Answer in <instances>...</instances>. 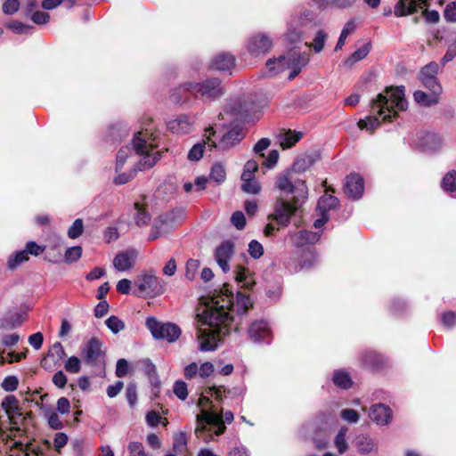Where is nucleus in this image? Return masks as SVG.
<instances>
[{"mask_svg":"<svg viewBox=\"0 0 456 456\" xmlns=\"http://www.w3.org/2000/svg\"><path fill=\"white\" fill-rule=\"evenodd\" d=\"M38 453V450L30 449L28 445H24L20 442H16L14 443L13 447L11 448L10 456H31V454L37 455Z\"/></svg>","mask_w":456,"mask_h":456,"instance_id":"obj_40","label":"nucleus"},{"mask_svg":"<svg viewBox=\"0 0 456 456\" xmlns=\"http://www.w3.org/2000/svg\"><path fill=\"white\" fill-rule=\"evenodd\" d=\"M226 172L224 166L220 163L213 165L210 172V178L217 183H221L225 180Z\"/></svg>","mask_w":456,"mask_h":456,"instance_id":"obj_45","label":"nucleus"},{"mask_svg":"<svg viewBox=\"0 0 456 456\" xmlns=\"http://www.w3.org/2000/svg\"><path fill=\"white\" fill-rule=\"evenodd\" d=\"M137 256V251L133 248L120 251L113 259V266L118 272L128 271L134 265Z\"/></svg>","mask_w":456,"mask_h":456,"instance_id":"obj_18","label":"nucleus"},{"mask_svg":"<svg viewBox=\"0 0 456 456\" xmlns=\"http://www.w3.org/2000/svg\"><path fill=\"white\" fill-rule=\"evenodd\" d=\"M23 322V317L20 314H15L13 315H11L9 317L4 318L2 321L1 327L4 329H13L20 325H21Z\"/></svg>","mask_w":456,"mask_h":456,"instance_id":"obj_47","label":"nucleus"},{"mask_svg":"<svg viewBox=\"0 0 456 456\" xmlns=\"http://www.w3.org/2000/svg\"><path fill=\"white\" fill-rule=\"evenodd\" d=\"M183 90L196 97L215 100L224 94V87L218 78L206 79L200 83L187 82L183 85Z\"/></svg>","mask_w":456,"mask_h":456,"instance_id":"obj_6","label":"nucleus"},{"mask_svg":"<svg viewBox=\"0 0 456 456\" xmlns=\"http://www.w3.org/2000/svg\"><path fill=\"white\" fill-rule=\"evenodd\" d=\"M442 144V138L435 133H427L420 139V147L426 151H436Z\"/></svg>","mask_w":456,"mask_h":456,"instance_id":"obj_27","label":"nucleus"},{"mask_svg":"<svg viewBox=\"0 0 456 456\" xmlns=\"http://www.w3.org/2000/svg\"><path fill=\"white\" fill-rule=\"evenodd\" d=\"M371 44L370 42L365 43L362 47L354 51L348 59L345 61V65L352 67L356 62L363 60L370 52Z\"/></svg>","mask_w":456,"mask_h":456,"instance_id":"obj_33","label":"nucleus"},{"mask_svg":"<svg viewBox=\"0 0 456 456\" xmlns=\"http://www.w3.org/2000/svg\"><path fill=\"white\" fill-rule=\"evenodd\" d=\"M428 7L420 8L424 19L429 23H437L440 20L439 12L436 10L429 11Z\"/></svg>","mask_w":456,"mask_h":456,"instance_id":"obj_63","label":"nucleus"},{"mask_svg":"<svg viewBox=\"0 0 456 456\" xmlns=\"http://www.w3.org/2000/svg\"><path fill=\"white\" fill-rule=\"evenodd\" d=\"M234 254V244L231 240L223 241L215 250V259L224 273L230 271L229 262Z\"/></svg>","mask_w":456,"mask_h":456,"instance_id":"obj_16","label":"nucleus"},{"mask_svg":"<svg viewBox=\"0 0 456 456\" xmlns=\"http://www.w3.org/2000/svg\"><path fill=\"white\" fill-rule=\"evenodd\" d=\"M302 137L303 134L301 132L288 130L278 135V141L283 149H289L299 142Z\"/></svg>","mask_w":456,"mask_h":456,"instance_id":"obj_29","label":"nucleus"},{"mask_svg":"<svg viewBox=\"0 0 456 456\" xmlns=\"http://www.w3.org/2000/svg\"><path fill=\"white\" fill-rule=\"evenodd\" d=\"M235 280L237 283L244 289H253L256 281L254 274L248 269L243 266H237L235 271Z\"/></svg>","mask_w":456,"mask_h":456,"instance_id":"obj_25","label":"nucleus"},{"mask_svg":"<svg viewBox=\"0 0 456 456\" xmlns=\"http://www.w3.org/2000/svg\"><path fill=\"white\" fill-rule=\"evenodd\" d=\"M443 14L446 22L456 23V2L449 3L445 6Z\"/></svg>","mask_w":456,"mask_h":456,"instance_id":"obj_56","label":"nucleus"},{"mask_svg":"<svg viewBox=\"0 0 456 456\" xmlns=\"http://www.w3.org/2000/svg\"><path fill=\"white\" fill-rule=\"evenodd\" d=\"M45 416L46 417L48 425L51 428L58 430L63 428V423L55 411L47 410L45 411Z\"/></svg>","mask_w":456,"mask_h":456,"instance_id":"obj_46","label":"nucleus"},{"mask_svg":"<svg viewBox=\"0 0 456 456\" xmlns=\"http://www.w3.org/2000/svg\"><path fill=\"white\" fill-rule=\"evenodd\" d=\"M344 191L349 198L360 199L364 191L363 178L358 174L347 175L344 184Z\"/></svg>","mask_w":456,"mask_h":456,"instance_id":"obj_19","label":"nucleus"},{"mask_svg":"<svg viewBox=\"0 0 456 456\" xmlns=\"http://www.w3.org/2000/svg\"><path fill=\"white\" fill-rule=\"evenodd\" d=\"M327 38L328 34L323 29H319L314 37L313 43H306L305 45L312 47L316 53H319L324 49Z\"/></svg>","mask_w":456,"mask_h":456,"instance_id":"obj_39","label":"nucleus"},{"mask_svg":"<svg viewBox=\"0 0 456 456\" xmlns=\"http://www.w3.org/2000/svg\"><path fill=\"white\" fill-rule=\"evenodd\" d=\"M248 254L251 257L257 259L261 257L264 254V248L260 242L257 240H251L248 244Z\"/></svg>","mask_w":456,"mask_h":456,"instance_id":"obj_57","label":"nucleus"},{"mask_svg":"<svg viewBox=\"0 0 456 456\" xmlns=\"http://www.w3.org/2000/svg\"><path fill=\"white\" fill-rule=\"evenodd\" d=\"M135 285L140 297H154L164 292L163 281L153 274L142 275L135 281Z\"/></svg>","mask_w":456,"mask_h":456,"instance_id":"obj_8","label":"nucleus"},{"mask_svg":"<svg viewBox=\"0 0 456 456\" xmlns=\"http://www.w3.org/2000/svg\"><path fill=\"white\" fill-rule=\"evenodd\" d=\"M102 346V342L96 338H92L84 346L81 354L86 363L95 366L103 362L104 353Z\"/></svg>","mask_w":456,"mask_h":456,"instance_id":"obj_10","label":"nucleus"},{"mask_svg":"<svg viewBox=\"0 0 456 456\" xmlns=\"http://www.w3.org/2000/svg\"><path fill=\"white\" fill-rule=\"evenodd\" d=\"M200 263L197 259H189L185 266V277L192 281L195 279L197 272L200 268Z\"/></svg>","mask_w":456,"mask_h":456,"instance_id":"obj_49","label":"nucleus"},{"mask_svg":"<svg viewBox=\"0 0 456 456\" xmlns=\"http://www.w3.org/2000/svg\"><path fill=\"white\" fill-rule=\"evenodd\" d=\"M338 205V200L336 197L330 194H326L319 200L317 208L320 211V213L327 214L328 211L337 208Z\"/></svg>","mask_w":456,"mask_h":456,"instance_id":"obj_37","label":"nucleus"},{"mask_svg":"<svg viewBox=\"0 0 456 456\" xmlns=\"http://www.w3.org/2000/svg\"><path fill=\"white\" fill-rule=\"evenodd\" d=\"M407 101L404 95V87H389L377 95L372 100L370 110L373 115L368 116L364 119H360L358 126L360 129L367 130L372 133L380 125L382 121H391L395 118L397 111L406 110Z\"/></svg>","mask_w":456,"mask_h":456,"instance_id":"obj_2","label":"nucleus"},{"mask_svg":"<svg viewBox=\"0 0 456 456\" xmlns=\"http://www.w3.org/2000/svg\"><path fill=\"white\" fill-rule=\"evenodd\" d=\"M440 94L441 93L431 92V94H428L423 91L418 90L414 93L413 96L418 104L430 107L438 103Z\"/></svg>","mask_w":456,"mask_h":456,"instance_id":"obj_30","label":"nucleus"},{"mask_svg":"<svg viewBox=\"0 0 456 456\" xmlns=\"http://www.w3.org/2000/svg\"><path fill=\"white\" fill-rule=\"evenodd\" d=\"M230 112L236 116V119L240 122L249 121L248 104L245 102H235L231 108Z\"/></svg>","mask_w":456,"mask_h":456,"instance_id":"obj_35","label":"nucleus"},{"mask_svg":"<svg viewBox=\"0 0 456 456\" xmlns=\"http://www.w3.org/2000/svg\"><path fill=\"white\" fill-rule=\"evenodd\" d=\"M84 232V222L82 219L77 218L74 221L72 225L68 230V236L70 239H77L82 235Z\"/></svg>","mask_w":456,"mask_h":456,"instance_id":"obj_52","label":"nucleus"},{"mask_svg":"<svg viewBox=\"0 0 456 456\" xmlns=\"http://www.w3.org/2000/svg\"><path fill=\"white\" fill-rule=\"evenodd\" d=\"M82 256V248L80 246H75L68 248L64 254L66 263H73L77 261Z\"/></svg>","mask_w":456,"mask_h":456,"instance_id":"obj_50","label":"nucleus"},{"mask_svg":"<svg viewBox=\"0 0 456 456\" xmlns=\"http://www.w3.org/2000/svg\"><path fill=\"white\" fill-rule=\"evenodd\" d=\"M28 260V255L26 249L17 252L8 259V267L12 270L17 268L20 264Z\"/></svg>","mask_w":456,"mask_h":456,"instance_id":"obj_44","label":"nucleus"},{"mask_svg":"<svg viewBox=\"0 0 456 456\" xmlns=\"http://www.w3.org/2000/svg\"><path fill=\"white\" fill-rule=\"evenodd\" d=\"M155 138L152 134H149L146 129L140 131L134 136V147L140 159L135 166L127 173L118 174L114 178V183L122 185L131 181L138 171H144L151 168L161 158V152L157 150V144L154 143Z\"/></svg>","mask_w":456,"mask_h":456,"instance_id":"obj_4","label":"nucleus"},{"mask_svg":"<svg viewBox=\"0 0 456 456\" xmlns=\"http://www.w3.org/2000/svg\"><path fill=\"white\" fill-rule=\"evenodd\" d=\"M252 303L248 295L237 292L236 303L228 285L205 299L199 317L197 338L201 351H213L222 337L238 331Z\"/></svg>","mask_w":456,"mask_h":456,"instance_id":"obj_1","label":"nucleus"},{"mask_svg":"<svg viewBox=\"0 0 456 456\" xmlns=\"http://www.w3.org/2000/svg\"><path fill=\"white\" fill-rule=\"evenodd\" d=\"M127 450L129 456H144V447L139 442H131L128 444Z\"/></svg>","mask_w":456,"mask_h":456,"instance_id":"obj_64","label":"nucleus"},{"mask_svg":"<svg viewBox=\"0 0 456 456\" xmlns=\"http://www.w3.org/2000/svg\"><path fill=\"white\" fill-rule=\"evenodd\" d=\"M241 189L244 192L248 194H258L261 191L259 183L254 178L249 181H243Z\"/></svg>","mask_w":456,"mask_h":456,"instance_id":"obj_53","label":"nucleus"},{"mask_svg":"<svg viewBox=\"0 0 456 456\" xmlns=\"http://www.w3.org/2000/svg\"><path fill=\"white\" fill-rule=\"evenodd\" d=\"M321 234L306 230L299 231L294 235V242L297 246H304L305 244H314L319 240Z\"/></svg>","mask_w":456,"mask_h":456,"instance_id":"obj_32","label":"nucleus"},{"mask_svg":"<svg viewBox=\"0 0 456 456\" xmlns=\"http://www.w3.org/2000/svg\"><path fill=\"white\" fill-rule=\"evenodd\" d=\"M354 445L356 452L361 455H370L379 453L378 441L368 434H359L354 439Z\"/></svg>","mask_w":456,"mask_h":456,"instance_id":"obj_17","label":"nucleus"},{"mask_svg":"<svg viewBox=\"0 0 456 456\" xmlns=\"http://www.w3.org/2000/svg\"><path fill=\"white\" fill-rule=\"evenodd\" d=\"M286 69V60L281 55L279 58L269 59L265 63V74L273 77Z\"/></svg>","mask_w":456,"mask_h":456,"instance_id":"obj_28","label":"nucleus"},{"mask_svg":"<svg viewBox=\"0 0 456 456\" xmlns=\"http://www.w3.org/2000/svg\"><path fill=\"white\" fill-rule=\"evenodd\" d=\"M147 329L155 339H165L168 343L175 342L181 336V329L175 323H161L155 317H148L145 322Z\"/></svg>","mask_w":456,"mask_h":456,"instance_id":"obj_7","label":"nucleus"},{"mask_svg":"<svg viewBox=\"0 0 456 456\" xmlns=\"http://www.w3.org/2000/svg\"><path fill=\"white\" fill-rule=\"evenodd\" d=\"M333 382L336 386L346 389L352 386V380L348 373L343 370H337L333 374Z\"/></svg>","mask_w":456,"mask_h":456,"instance_id":"obj_43","label":"nucleus"},{"mask_svg":"<svg viewBox=\"0 0 456 456\" xmlns=\"http://www.w3.org/2000/svg\"><path fill=\"white\" fill-rule=\"evenodd\" d=\"M66 353L60 342H55L48 350L46 355L41 361V366L46 370H53L61 365Z\"/></svg>","mask_w":456,"mask_h":456,"instance_id":"obj_15","label":"nucleus"},{"mask_svg":"<svg viewBox=\"0 0 456 456\" xmlns=\"http://www.w3.org/2000/svg\"><path fill=\"white\" fill-rule=\"evenodd\" d=\"M235 65V59L229 53H221L211 61V68L219 71H228Z\"/></svg>","mask_w":456,"mask_h":456,"instance_id":"obj_26","label":"nucleus"},{"mask_svg":"<svg viewBox=\"0 0 456 456\" xmlns=\"http://www.w3.org/2000/svg\"><path fill=\"white\" fill-rule=\"evenodd\" d=\"M214 134L215 132L212 127L207 129L204 135L205 139L192 146L188 152V159L191 161H198L202 158L206 146L210 149L216 147V142L212 140Z\"/></svg>","mask_w":456,"mask_h":456,"instance_id":"obj_21","label":"nucleus"},{"mask_svg":"<svg viewBox=\"0 0 456 456\" xmlns=\"http://www.w3.org/2000/svg\"><path fill=\"white\" fill-rule=\"evenodd\" d=\"M248 336L255 343H266L272 341V331L268 322L265 320L253 322L248 328Z\"/></svg>","mask_w":456,"mask_h":456,"instance_id":"obj_13","label":"nucleus"},{"mask_svg":"<svg viewBox=\"0 0 456 456\" xmlns=\"http://www.w3.org/2000/svg\"><path fill=\"white\" fill-rule=\"evenodd\" d=\"M7 27L17 34H30L34 28L30 25L17 20L8 23Z\"/></svg>","mask_w":456,"mask_h":456,"instance_id":"obj_51","label":"nucleus"},{"mask_svg":"<svg viewBox=\"0 0 456 456\" xmlns=\"http://www.w3.org/2000/svg\"><path fill=\"white\" fill-rule=\"evenodd\" d=\"M199 405L202 409L196 416L195 436L204 443L208 444L214 441L215 436H220L225 431L224 422L232 423L234 416L231 411H225L224 415L216 412L213 409L208 397L204 395L200 398Z\"/></svg>","mask_w":456,"mask_h":456,"instance_id":"obj_3","label":"nucleus"},{"mask_svg":"<svg viewBox=\"0 0 456 456\" xmlns=\"http://www.w3.org/2000/svg\"><path fill=\"white\" fill-rule=\"evenodd\" d=\"M441 185L444 191L452 193V197L456 198V172H448L443 178Z\"/></svg>","mask_w":456,"mask_h":456,"instance_id":"obj_41","label":"nucleus"},{"mask_svg":"<svg viewBox=\"0 0 456 456\" xmlns=\"http://www.w3.org/2000/svg\"><path fill=\"white\" fill-rule=\"evenodd\" d=\"M136 151L134 150V147L130 146H125L122 147L118 154H117V159H116V172H119L124 167V164L126 163V159L132 155V153Z\"/></svg>","mask_w":456,"mask_h":456,"instance_id":"obj_42","label":"nucleus"},{"mask_svg":"<svg viewBox=\"0 0 456 456\" xmlns=\"http://www.w3.org/2000/svg\"><path fill=\"white\" fill-rule=\"evenodd\" d=\"M174 394L180 399L185 400L188 395L187 385L185 382L182 380H177L175 382L173 387Z\"/></svg>","mask_w":456,"mask_h":456,"instance_id":"obj_59","label":"nucleus"},{"mask_svg":"<svg viewBox=\"0 0 456 456\" xmlns=\"http://www.w3.org/2000/svg\"><path fill=\"white\" fill-rule=\"evenodd\" d=\"M247 47L252 55L258 56L271 50L273 40L267 34L258 33L249 37Z\"/></svg>","mask_w":456,"mask_h":456,"instance_id":"obj_14","label":"nucleus"},{"mask_svg":"<svg viewBox=\"0 0 456 456\" xmlns=\"http://www.w3.org/2000/svg\"><path fill=\"white\" fill-rule=\"evenodd\" d=\"M187 444L186 434L183 432H180L176 434L174 437L173 450L175 452H182Z\"/></svg>","mask_w":456,"mask_h":456,"instance_id":"obj_54","label":"nucleus"},{"mask_svg":"<svg viewBox=\"0 0 456 456\" xmlns=\"http://www.w3.org/2000/svg\"><path fill=\"white\" fill-rule=\"evenodd\" d=\"M313 164L311 157L305 156L296 159L290 169L278 175L276 186L285 193L295 195L296 200H306L308 189L305 181L297 176L306 171Z\"/></svg>","mask_w":456,"mask_h":456,"instance_id":"obj_5","label":"nucleus"},{"mask_svg":"<svg viewBox=\"0 0 456 456\" xmlns=\"http://www.w3.org/2000/svg\"><path fill=\"white\" fill-rule=\"evenodd\" d=\"M64 368L69 373H78L81 369L80 360L77 356H71L66 361Z\"/></svg>","mask_w":456,"mask_h":456,"instance_id":"obj_58","label":"nucleus"},{"mask_svg":"<svg viewBox=\"0 0 456 456\" xmlns=\"http://www.w3.org/2000/svg\"><path fill=\"white\" fill-rule=\"evenodd\" d=\"M363 363L370 368H376L380 363V356L375 352H367L362 355Z\"/></svg>","mask_w":456,"mask_h":456,"instance_id":"obj_55","label":"nucleus"},{"mask_svg":"<svg viewBox=\"0 0 456 456\" xmlns=\"http://www.w3.org/2000/svg\"><path fill=\"white\" fill-rule=\"evenodd\" d=\"M282 57L286 60V69H290L289 80H293L309 62V57L305 53L295 50L289 51Z\"/></svg>","mask_w":456,"mask_h":456,"instance_id":"obj_11","label":"nucleus"},{"mask_svg":"<svg viewBox=\"0 0 456 456\" xmlns=\"http://www.w3.org/2000/svg\"><path fill=\"white\" fill-rule=\"evenodd\" d=\"M298 23L299 21L294 18L291 19L288 23L285 38L290 44L300 42L302 39L303 32L297 26Z\"/></svg>","mask_w":456,"mask_h":456,"instance_id":"obj_31","label":"nucleus"},{"mask_svg":"<svg viewBox=\"0 0 456 456\" xmlns=\"http://www.w3.org/2000/svg\"><path fill=\"white\" fill-rule=\"evenodd\" d=\"M369 416L377 425H387L392 419L391 410L383 403H377L370 409Z\"/></svg>","mask_w":456,"mask_h":456,"instance_id":"obj_23","label":"nucleus"},{"mask_svg":"<svg viewBox=\"0 0 456 456\" xmlns=\"http://www.w3.org/2000/svg\"><path fill=\"white\" fill-rule=\"evenodd\" d=\"M438 73V64L436 62H429L422 68L419 73V79L425 87L431 92L441 93L442 87L437 81L436 75Z\"/></svg>","mask_w":456,"mask_h":456,"instance_id":"obj_12","label":"nucleus"},{"mask_svg":"<svg viewBox=\"0 0 456 456\" xmlns=\"http://www.w3.org/2000/svg\"><path fill=\"white\" fill-rule=\"evenodd\" d=\"M425 0H396L394 5V15L397 18L413 15L420 11Z\"/></svg>","mask_w":456,"mask_h":456,"instance_id":"obj_20","label":"nucleus"},{"mask_svg":"<svg viewBox=\"0 0 456 456\" xmlns=\"http://www.w3.org/2000/svg\"><path fill=\"white\" fill-rule=\"evenodd\" d=\"M340 416L345 421L351 424L358 422L360 419L358 412L353 409L342 410Z\"/></svg>","mask_w":456,"mask_h":456,"instance_id":"obj_62","label":"nucleus"},{"mask_svg":"<svg viewBox=\"0 0 456 456\" xmlns=\"http://www.w3.org/2000/svg\"><path fill=\"white\" fill-rule=\"evenodd\" d=\"M105 324L114 334H118L125 329L124 322L115 315L109 317L105 321Z\"/></svg>","mask_w":456,"mask_h":456,"instance_id":"obj_48","label":"nucleus"},{"mask_svg":"<svg viewBox=\"0 0 456 456\" xmlns=\"http://www.w3.org/2000/svg\"><path fill=\"white\" fill-rule=\"evenodd\" d=\"M356 27L357 25L354 19H351L346 21V23L344 25L342 28V31L335 46V51H339L343 48L347 37L356 29Z\"/></svg>","mask_w":456,"mask_h":456,"instance_id":"obj_36","label":"nucleus"},{"mask_svg":"<svg viewBox=\"0 0 456 456\" xmlns=\"http://www.w3.org/2000/svg\"><path fill=\"white\" fill-rule=\"evenodd\" d=\"M19 380L15 376H7L2 382V388L6 392L15 391L18 387Z\"/></svg>","mask_w":456,"mask_h":456,"instance_id":"obj_61","label":"nucleus"},{"mask_svg":"<svg viewBox=\"0 0 456 456\" xmlns=\"http://www.w3.org/2000/svg\"><path fill=\"white\" fill-rule=\"evenodd\" d=\"M305 200H297L295 195H293V204H290L283 200H278L275 204L274 214L273 215V219L280 225H288L289 224L291 216L297 208V205L301 204Z\"/></svg>","mask_w":456,"mask_h":456,"instance_id":"obj_9","label":"nucleus"},{"mask_svg":"<svg viewBox=\"0 0 456 456\" xmlns=\"http://www.w3.org/2000/svg\"><path fill=\"white\" fill-rule=\"evenodd\" d=\"M135 209L137 211L136 216L134 217L135 223L137 225H146L150 220L151 217L148 215V213L143 210L138 203L134 204Z\"/></svg>","mask_w":456,"mask_h":456,"instance_id":"obj_60","label":"nucleus"},{"mask_svg":"<svg viewBox=\"0 0 456 456\" xmlns=\"http://www.w3.org/2000/svg\"><path fill=\"white\" fill-rule=\"evenodd\" d=\"M356 1L357 0H315V3L320 8H326L328 5H331L338 9H347L352 7Z\"/></svg>","mask_w":456,"mask_h":456,"instance_id":"obj_38","label":"nucleus"},{"mask_svg":"<svg viewBox=\"0 0 456 456\" xmlns=\"http://www.w3.org/2000/svg\"><path fill=\"white\" fill-rule=\"evenodd\" d=\"M193 122L186 115H179L170 119L167 126V128L176 134H187L192 128Z\"/></svg>","mask_w":456,"mask_h":456,"instance_id":"obj_24","label":"nucleus"},{"mask_svg":"<svg viewBox=\"0 0 456 456\" xmlns=\"http://www.w3.org/2000/svg\"><path fill=\"white\" fill-rule=\"evenodd\" d=\"M243 138L242 128L235 126L228 130L221 138L216 148L220 150H228L235 146Z\"/></svg>","mask_w":456,"mask_h":456,"instance_id":"obj_22","label":"nucleus"},{"mask_svg":"<svg viewBox=\"0 0 456 456\" xmlns=\"http://www.w3.org/2000/svg\"><path fill=\"white\" fill-rule=\"evenodd\" d=\"M348 433V428L343 426L339 428L337 436L334 439V445L337 448L339 454H344L348 451L349 444L346 440V435Z\"/></svg>","mask_w":456,"mask_h":456,"instance_id":"obj_34","label":"nucleus"}]
</instances>
